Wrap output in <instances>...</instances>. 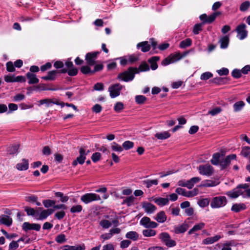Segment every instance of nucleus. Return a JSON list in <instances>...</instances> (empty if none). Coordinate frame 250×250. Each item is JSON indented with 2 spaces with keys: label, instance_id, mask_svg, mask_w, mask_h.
<instances>
[{
  "label": "nucleus",
  "instance_id": "f257e3e1",
  "mask_svg": "<svg viewBox=\"0 0 250 250\" xmlns=\"http://www.w3.org/2000/svg\"><path fill=\"white\" fill-rule=\"evenodd\" d=\"M139 72L138 70L136 68H129L127 71H125L118 75V78L125 82L132 81L134 78V74Z\"/></svg>",
  "mask_w": 250,
  "mask_h": 250
},
{
  "label": "nucleus",
  "instance_id": "f03ea898",
  "mask_svg": "<svg viewBox=\"0 0 250 250\" xmlns=\"http://www.w3.org/2000/svg\"><path fill=\"white\" fill-rule=\"evenodd\" d=\"M227 203V199L224 196L213 197L210 200V207L212 208H219L225 207Z\"/></svg>",
  "mask_w": 250,
  "mask_h": 250
},
{
  "label": "nucleus",
  "instance_id": "7ed1b4c3",
  "mask_svg": "<svg viewBox=\"0 0 250 250\" xmlns=\"http://www.w3.org/2000/svg\"><path fill=\"white\" fill-rule=\"evenodd\" d=\"M158 238L167 247L171 248L176 245V241L171 238L167 232H164L160 233Z\"/></svg>",
  "mask_w": 250,
  "mask_h": 250
},
{
  "label": "nucleus",
  "instance_id": "20e7f679",
  "mask_svg": "<svg viewBox=\"0 0 250 250\" xmlns=\"http://www.w3.org/2000/svg\"><path fill=\"white\" fill-rule=\"evenodd\" d=\"M187 54V53H186L185 54L181 55L180 52H177L175 54H171L162 62V64L166 66L174 63L186 56Z\"/></svg>",
  "mask_w": 250,
  "mask_h": 250
},
{
  "label": "nucleus",
  "instance_id": "39448f33",
  "mask_svg": "<svg viewBox=\"0 0 250 250\" xmlns=\"http://www.w3.org/2000/svg\"><path fill=\"white\" fill-rule=\"evenodd\" d=\"M101 199L100 196L95 193H87L81 197V201L85 204H88L94 201H98L101 200Z\"/></svg>",
  "mask_w": 250,
  "mask_h": 250
},
{
  "label": "nucleus",
  "instance_id": "423d86ee",
  "mask_svg": "<svg viewBox=\"0 0 250 250\" xmlns=\"http://www.w3.org/2000/svg\"><path fill=\"white\" fill-rule=\"evenodd\" d=\"M89 153V150L86 151L83 148H80L79 150L80 155L72 163V165L74 167L77 166L78 164L82 165L84 163L86 156Z\"/></svg>",
  "mask_w": 250,
  "mask_h": 250
},
{
  "label": "nucleus",
  "instance_id": "0eeeda50",
  "mask_svg": "<svg viewBox=\"0 0 250 250\" xmlns=\"http://www.w3.org/2000/svg\"><path fill=\"white\" fill-rule=\"evenodd\" d=\"M123 86L120 83H116L110 86L108 88V91L111 98H114L119 96Z\"/></svg>",
  "mask_w": 250,
  "mask_h": 250
},
{
  "label": "nucleus",
  "instance_id": "6e6552de",
  "mask_svg": "<svg viewBox=\"0 0 250 250\" xmlns=\"http://www.w3.org/2000/svg\"><path fill=\"white\" fill-rule=\"evenodd\" d=\"M198 170L201 175L207 176H211L214 171L213 167L208 164L200 166L198 167Z\"/></svg>",
  "mask_w": 250,
  "mask_h": 250
},
{
  "label": "nucleus",
  "instance_id": "1a4fd4ad",
  "mask_svg": "<svg viewBox=\"0 0 250 250\" xmlns=\"http://www.w3.org/2000/svg\"><path fill=\"white\" fill-rule=\"evenodd\" d=\"M247 26L244 23L239 25L236 31L237 33V37L241 40L245 39L248 35V31L246 30Z\"/></svg>",
  "mask_w": 250,
  "mask_h": 250
},
{
  "label": "nucleus",
  "instance_id": "9d476101",
  "mask_svg": "<svg viewBox=\"0 0 250 250\" xmlns=\"http://www.w3.org/2000/svg\"><path fill=\"white\" fill-rule=\"evenodd\" d=\"M140 224L146 228H156L158 227V224L151 221L148 217H144L140 220Z\"/></svg>",
  "mask_w": 250,
  "mask_h": 250
},
{
  "label": "nucleus",
  "instance_id": "9b49d317",
  "mask_svg": "<svg viewBox=\"0 0 250 250\" xmlns=\"http://www.w3.org/2000/svg\"><path fill=\"white\" fill-rule=\"evenodd\" d=\"M188 229V225L186 223H184L178 225L173 226V229L172 232L175 234L184 233Z\"/></svg>",
  "mask_w": 250,
  "mask_h": 250
},
{
  "label": "nucleus",
  "instance_id": "f8f14e48",
  "mask_svg": "<svg viewBox=\"0 0 250 250\" xmlns=\"http://www.w3.org/2000/svg\"><path fill=\"white\" fill-rule=\"evenodd\" d=\"M99 54V52L88 53L85 56V60L88 65L92 66L95 64V60L97 56Z\"/></svg>",
  "mask_w": 250,
  "mask_h": 250
},
{
  "label": "nucleus",
  "instance_id": "ddd939ff",
  "mask_svg": "<svg viewBox=\"0 0 250 250\" xmlns=\"http://www.w3.org/2000/svg\"><path fill=\"white\" fill-rule=\"evenodd\" d=\"M22 229L25 231L29 230H35L39 231L41 229V225L38 224L29 223L28 222H24L22 224Z\"/></svg>",
  "mask_w": 250,
  "mask_h": 250
},
{
  "label": "nucleus",
  "instance_id": "4468645a",
  "mask_svg": "<svg viewBox=\"0 0 250 250\" xmlns=\"http://www.w3.org/2000/svg\"><path fill=\"white\" fill-rule=\"evenodd\" d=\"M236 156L235 154H231L227 156L225 158L221 159L220 161V166L222 168H225L229 166L231 160L236 159Z\"/></svg>",
  "mask_w": 250,
  "mask_h": 250
},
{
  "label": "nucleus",
  "instance_id": "2eb2a0df",
  "mask_svg": "<svg viewBox=\"0 0 250 250\" xmlns=\"http://www.w3.org/2000/svg\"><path fill=\"white\" fill-rule=\"evenodd\" d=\"M243 191L241 189H239L238 187L226 193V195L231 198H236L241 195L243 196Z\"/></svg>",
  "mask_w": 250,
  "mask_h": 250
},
{
  "label": "nucleus",
  "instance_id": "dca6fc26",
  "mask_svg": "<svg viewBox=\"0 0 250 250\" xmlns=\"http://www.w3.org/2000/svg\"><path fill=\"white\" fill-rule=\"evenodd\" d=\"M142 207L147 214L153 213L156 210V207L154 205L146 202L143 203Z\"/></svg>",
  "mask_w": 250,
  "mask_h": 250
},
{
  "label": "nucleus",
  "instance_id": "f3484780",
  "mask_svg": "<svg viewBox=\"0 0 250 250\" xmlns=\"http://www.w3.org/2000/svg\"><path fill=\"white\" fill-rule=\"evenodd\" d=\"M54 210L52 209H47L42 210L40 213H38V216L36 219L39 220H43L45 219L48 216L53 213Z\"/></svg>",
  "mask_w": 250,
  "mask_h": 250
},
{
  "label": "nucleus",
  "instance_id": "a211bd4d",
  "mask_svg": "<svg viewBox=\"0 0 250 250\" xmlns=\"http://www.w3.org/2000/svg\"><path fill=\"white\" fill-rule=\"evenodd\" d=\"M218 180H206L202 182L201 184L198 186L199 187H213L219 184Z\"/></svg>",
  "mask_w": 250,
  "mask_h": 250
},
{
  "label": "nucleus",
  "instance_id": "6ab92c4d",
  "mask_svg": "<svg viewBox=\"0 0 250 250\" xmlns=\"http://www.w3.org/2000/svg\"><path fill=\"white\" fill-rule=\"evenodd\" d=\"M222 236L220 235H216L213 237H208L203 240L202 243L204 245H210L219 241Z\"/></svg>",
  "mask_w": 250,
  "mask_h": 250
},
{
  "label": "nucleus",
  "instance_id": "aec40b11",
  "mask_svg": "<svg viewBox=\"0 0 250 250\" xmlns=\"http://www.w3.org/2000/svg\"><path fill=\"white\" fill-rule=\"evenodd\" d=\"M12 219L9 216L2 214L0 215V223L7 227L10 226L12 224Z\"/></svg>",
  "mask_w": 250,
  "mask_h": 250
},
{
  "label": "nucleus",
  "instance_id": "412c9836",
  "mask_svg": "<svg viewBox=\"0 0 250 250\" xmlns=\"http://www.w3.org/2000/svg\"><path fill=\"white\" fill-rule=\"evenodd\" d=\"M137 48L138 49L140 48L141 51L143 52H146L150 50V45L148 43V42L145 41L138 43L137 44Z\"/></svg>",
  "mask_w": 250,
  "mask_h": 250
},
{
  "label": "nucleus",
  "instance_id": "4be33fe9",
  "mask_svg": "<svg viewBox=\"0 0 250 250\" xmlns=\"http://www.w3.org/2000/svg\"><path fill=\"white\" fill-rule=\"evenodd\" d=\"M26 77L28 80L29 84H35L39 82V80L37 78L36 75L31 72L27 73Z\"/></svg>",
  "mask_w": 250,
  "mask_h": 250
},
{
  "label": "nucleus",
  "instance_id": "5701e85b",
  "mask_svg": "<svg viewBox=\"0 0 250 250\" xmlns=\"http://www.w3.org/2000/svg\"><path fill=\"white\" fill-rule=\"evenodd\" d=\"M28 161L25 159H22V162L17 164L16 167L19 170H25L28 168Z\"/></svg>",
  "mask_w": 250,
  "mask_h": 250
},
{
  "label": "nucleus",
  "instance_id": "b1692460",
  "mask_svg": "<svg viewBox=\"0 0 250 250\" xmlns=\"http://www.w3.org/2000/svg\"><path fill=\"white\" fill-rule=\"evenodd\" d=\"M167 218L165 212L164 211H161L156 214L154 219L158 222L163 223L167 220Z\"/></svg>",
  "mask_w": 250,
  "mask_h": 250
},
{
  "label": "nucleus",
  "instance_id": "393cba45",
  "mask_svg": "<svg viewBox=\"0 0 250 250\" xmlns=\"http://www.w3.org/2000/svg\"><path fill=\"white\" fill-rule=\"evenodd\" d=\"M246 208V206L244 204L239 203V204H234L232 205L231 207V210L235 212H238L242 210H245Z\"/></svg>",
  "mask_w": 250,
  "mask_h": 250
},
{
  "label": "nucleus",
  "instance_id": "a878e982",
  "mask_svg": "<svg viewBox=\"0 0 250 250\" xmlns=\"http://www.w3.org/2000/svg\"><path fill=\"white\" fill-rule=\"evenodd\" d=\"M143 185L145 186L147 188H151L153 185H157L158 181L157 179H146L142 181Z\"/></svg>",
  "mask_w": 250,
  "mask_h": 250
},
{
  "label": "nucleus",
  "instance_id": "bb28decb",
  "mask_svg": "<svg viewBox=\"0 0 250 250\" xmlns=\"http://www.w3.org/2000/svg\"><path fill=\"white\" fill-rule=\"evenodd\" d=\"M205 226V224L203 222H200L198 224H196L188 231V234H191L195 231L202 229Z\"/></svg>",
  "mask_w": 250,
  "mask_h": 250
},
{
  "label": "nucleus",
  "instance_id": "cd10ccee",
  "mask_svg": "<svg viewBox=\"0 0 250 250\" xmlns=\"http://www.w3.org/2000/svg\"><path fill=\"white\" fill-rule=\"evenodd\" d=\"M170 134L168 131H166L161 132H158L155 134V137L159 140H165L168 138Z\"/></svg>",
  "mask_w": 250,
  "mask_h": 250
},
{
  "label": "nucleus",
  "instance_id": "c85d7f7f",
  "mask_svg": "<svg viewBox=\"0 0 250 250\" xmlns=\"http://www.w3.org/2000/svg\"><path fill=\"white\" fill-rule=\"evenodd\" d=\"M57 73V71L55 70L49 71L47 76L42 77V79L44 80H54L56 79Z\"/></svg>",
  "mask_w": 250,
  "mask_h": 250
},
{
  "label": "nucleus",
  "instance_id": "c756f323",
  "mask_svg": "<svg viewBox=\"0 0 250 250\" xmlns=\"http://www.w3.org/2000/svg\"><path fill=\"white\" fill-rule=\"evenodd\" d=\"M245 105L243 101H240L236 102L233 105V110L235 112L241 111Z\"/></svg>",
  "mask_w": 250,
  "mask_h": 250
},
{
  "label": "nucleus",
  "instance_id": "7c9ffc66",
  "mask_svg": "<svg viewBox=\"0 0 250 250\" xmlns=\"http://www.w3.org/2000/svg\"><path fill=\"white\" fill-rule=\"evenodd\" d=\"M159 60V57L157 56L152 57L148 60V62L151 63V69L154 70L158 68V65L156 62Z\"/></svg>",
  "mask_w": 250,
  "mask_h": 250
},
{
  "label": "nucleus",
  "instance_id": "2f4dec72",
  "mask_svg": "<svg viewBox=\"0 0 250 250\" xmlns=\"http://www.w3.org/2000/svg\"><path fill=\"white\" fill-rule=\"evenodd\" d=\"M219 42L220 43V46L221 48H226L229 42V38L228 36H226L222 37L220 39Z\"/></svg>",
  "mask_w": 250,
  "mask_h": 250
},
{
  "label": "nucleus",
  "instance_id": "473e14b6",
  "mask_svg": "<svg viewBox=\"0 0 250 250\" xmlns=\"http://www.w3.org/2000/svg\"><path fill=\"white\" fill-rule=\"evenodd\" d=\"M125 237L126 238L131 239L133 241H136L138 239L139 234L136 231H130L126 233Z\"/></svg>",
  "mask_w": 250,
  "mask_h": 250
},
{
  "label": "nucleus",
  "instance_id": "72a5a7b5",
  "mask_svg": "<svg viewBox=\"0 0 250 250\" xmlns=\"http://www.w3.org/2000/svg\"><path fill=\"white\" fill-rule=\"evenodd\" d=\"M192 44V40L189 38H187L181 41L179 44V47L181 48H186L191 46Z\"/></svg>",
  "mask_w": 250,
  "mask_h": 250
},
{
  "label": "nucleus",
  "instance_id": "f704fd0d",
  "mask_svg": "<svg viewBox=\"0 0 250 250\" xmlns=\"http://www.w3.org/2000/svg\"><path fill=\"white\" fill-rule=\"evenodd\" d=\"M135 199V197L132 195L128 196L124 199L122 204L126 205L128 207L131 206L134 204Z\"/></svg>",
  "mask_w": 250,
  "mask_h": 250
},
{
  "label": "nucleus",
  "instance_id": "c9c22d12",
  "mask_svg": "<svg viewBox=\"0 0 250 250\" xmlns=\"http://www.w3.org/2000/svg\"><path fill=\"white\" fill-rule=\"evenodd\" d=\"M210 203V200L208 198L202 199L198 201V205L201 208H205Z\"/></svg>",
  "mask_w": 250,
  "mask_h": 250
},
{
  "label": "nucleus",
  "instance_id": "e433bc0d",
  "mask_svg": "<svg viewBox=\"0 0 250 250\" xmlns=\"http://www.w3.org/2000/svg\"><path fill=\"white\" fill-rule=\"evenodd\" d=\"M168 199L165 198H158L154 200V202L160 206H163L168 203Z\"/></svg>",
  "mask_w": 250,
  "mask_h": 250
},
{
  "label": "nucleus",
  "instance_id": "4c0bfd02",
  "mask_svg": "<svg viewBox=\"0 0 250 250\" xmlns=\"http://www.w3.org/2000/svg\"><path fill=\"white\" fill-rule=\"evenodd\" d=\"M220 154L219 153H214L212 156V158L210 160L211 163L214 165H218L220 164Z\"/></svg>",
  "mask_w": 250,
  "mask_h": 250
},
{
  "label": "nucleus",
  "instance_id": "58836bf2",
  "mask_svg": "<svg viewBox=\"0 0 250 250\" xmlns=\"http://www.w3.org/2000/svg\"><path fill=\"white\" fill-rule=\"evenodd\" d=\"M143 234L145 237H152L156 234V231L151 229H145L143 231Z\"/></svg>",
  "mask_w": 250,
  "mask_h": 250
},
{
  "label": "nucleus",
  "instance_id": "ea45409f",
  "mask_svg": "<svg viewBox=\"0 0 250 250\" xmlns=\"http://www.w3.org/2000/svg\"><path fill=\"white\" fill-rule=\"evenodd\" d=\"M56 197L60 198V200L62 203H65L68 201L69 197L64 196L63 193L61 192H56L55 193Z\"/></svg>",
  "mask_w": 250,
  "mask_h": 250
},
{
  "label": "nucleus",
  "instance_id": "a19ab883",
  "mask_svg": "<svg viewBox=\"0 0 250 250\" xmlns=\"http://www.w3.org/2000/svg\"><path fill=\"white\" fill-rule=\"evenodd\" d=\"M111 148L113 151L121 152L123 150V147L115 142L111 144Z\"/></svg>",
  "mask_w": 250,
  "mask_h": 250
},
{
  "label": "nucleus",
  "instance_id": "79ce46f5",
  "mask_svg": "<svg viewBox=\"0 0 250 250\" xmlns=\"http://www.w3.org/2000/svg\"><path fill=\"white\" fill-rule=\"evenodd\" d=\"M250 7V1H245L242 2L240 6V10L242 12H245L248 10Z\"/></svg>",
  "mask_w": 250,
  "mask_h": 250
},
{
  "label": "nucleus",
  "instance_id": "37998d69",
  "mask_svg": "<svg viewBox=\"0 0 250 250\" xmlns=\"http://www.w3.org/2000/svg\"><path fill=\"white\" fill-rule=\"evenodd\" d=\"M199 193V190L197 188H194L190 191H186L185 196L187 197H192L197 195Z\"/></svg>",
  "mask_w": 250,
  "mask_h": 250
},
{
  "label": "nucleus",
  "instance_id": "c03bdc74",
  "mask_svg": "<svg viewBox=\"0 0 250 250\" xmlns=\"http://www.w3.org/2000/svg\"><path fill=\"white\" fill-rule=\"evenodd\" d=\"M25 211L26 212L27 214L29 216H34L37 218L38 216V213L36 212L35 210L31 208L26 207L25 208Z\"/></svg>",
  "mask_w": 250,
  "mask_h": 250
},
{
  "label": "nucleus",
  "instance_id": "a18cd8bd",
  "mask_svg": "<svg viewBox=\"0 0 250 250\" xmlns=\"http://www.w3.org/2000/svg\"><path fill=\"white\" fill-rule=\"evenodd\" d=\"M124 108V104L121 102H117L114 106V109L116 112H120Z\"/></svg>",
  "mask_w": 250,
  "mask_h": 250
},
{
  "label": "nucleus",
  "instance_id": "49530a36",
  "mask_svg": "<svg viewBox=\"0 0 250 250\" xmlns=\"http://www.w3.org/2000/svg\"><path fill=\"white\" fill-rule=\"evenodd\" d=\"M220 14V12H216L215 13H213L211 15L208 16L207 20V23H211L213 22L217 17V16Z\"/></svg>",
  "mask_w": 250,
  "mask_h": 250
},
{
  "label": "nucleus",
  "instance_id": "de8ad7c7",
  "mask_svg": "<svg viewBox=\"0 0 250 250\" xmlns=\"http://www.w3.org/2000/svg\"><path fill=\"white\" fill-rule=\"evenodd\" d=\"M40 105L46 104L47 107L52 105L53 100L50 99H44L39 101Z\"/></svg>",
  "mask_w": 250,
  "mask_h": 250
},
{
  "label": "nucleus",
  "instance_id": "09e8293b",
  "mask_svg": "<svg viewBox=\"0 0 250 250\" xmlns=\"http://www.w3.org/2000/svg\"><path fill=\"white\" fill-rule=\"evenodd\" d=\"M234 244L233 241H228L223 244L221 250H231L230 246H233Z\"/></svg>",
  "mask_w": 250,
  "mask_h": 250
},
{
  "label": "nucleus",
  "instance_id": "8fccbe9b",
  "mask_svg": "<svg viewBox=\"0 0 250 250\" xmlns=\"http://www.w3.org/2000/svg\"><path fill=\"white\" fill-rule=\"evenodd\" d=\"M65 236L63 234H61L57 235L55 238V241L58 243H63L66 242Z\"/></svg>",
  "mask_w": 250,
  "mask_h": 250
},
{
  "label": "nucleus",
  "instance_id": "3c124183",
  "mask_svg": "<svg viewBox=\"0 0 250 250\" xmlns=\"http://www.w3.org/2000/svg\"><path fill=\"white\" fill-rule=\"evenodd\" d=\"M135 102L138 104H142L146 101V98L143 95H137L135 98Z\"/></svg>",
  "mask_w": 250,
  "mask_h": 250
},
{
  "label": "nucleus",
  "instance_id": "603ef678",
  "mask_svg": "<svg viewBox=\"0 0 250 250\" xmlns=\"http://www.w3.org/2000/svg\"><path fill=\"white\" fill-rule=\"evenodd\" d=\"M83 209V207L80 205L73 206L70 208V212L71 213H79L81 212Z\"/></svg>",
  "mask_w": 250,
  "mask_h": 250
},
{
  "label": "nucleus",
  "instance_id": "864d4df0",
  "mask_svg": "<svg viewBox=\"0 0 250 250\" xmlns=\"http://www.w3.org/2000/svg\"><path fill=\"white\" fill-rule=\"evenodd\" d=\"M20 245L17 241H12L9 244L8 250H16L18 249Z\"/></svg>",
  "mask_w": 250,
  "mask_h": 250
},
{
  "label": "nucleus",
  "instance_id": "5fc2aeb1",
  "mask_svg": "<svg viewBox=\"0 0 250 250\" xmlns=\"http://www.w3.org/2000/svg\"><path fill=\"white\" fill-rule=\"evenodd\" d=\"M18 145H14L10 146L8 149V153L10 154H15L18 153Z\"/></svg>",
  "mask_w": 250,
  "mask_h": 250
},
{
  "label": "nucleus",
  "instance_id": "6e6d98bb",
  "mask_svg": "<svg viewBox=\"0 0 250 250\" xmlns=\"http://www.w3.org/2000/svg\"><path fill=\"white\" fill-rule=\"evenodd\" d=\"M100 224L104 229H108L112 225L111 222L107 220H102Z\"/></svg>",
  "mask_w": 250,
  "mask_h": 250
},
{
  "label": "nucleus",
  "instance_id": "4d7b16f0",
  "mask_svg": "<svg viewBox=\"0 0 250 250\" xmlns=\"http://www.w3.org/2000/svg\"><path fill=\"white\" fill-rule=\"evenodd\" d=\"M55 201L52 200H45L42 201V203L44 205V206L46 208H48L50 207L54 206V205L55 204Z\"/></svg>",
  "mask_w": 250,
  "mask_h": 250
},
{
  "label": "nucleus",
  "instance_id": "13d9d810",
  "mask_svg": "<svg viewBox=\"0 0 250 250\" xmlns=\"http://www.w3.org/2000/svg\"><path fill=\"white\" fill-rule=\"evenodd\" d=\"M134 143L129 141H126L123 144V148L126 150L129 149L133 147Z\"/></svg>",
  "mask_w": 250,
  "mask_h": 250
},
{
  "label": "nucleus",
  "instance_id": "bf43d9fd",
  "mask_svg": "<svg viewBox=\"0 0 250 250\" xmlns=\"http://www.w3.org/2000/svg\"><path fill=\"white\" fill-rule=\"evenodd\" d=\"M242 73L241 70L235 69L232 71L231 75L233 77L238 79L241 77Z\"/></svg>",
  "mask_w": 250,
  "mask_h": 250
},
{
  "label": "nucleus",
  "instance_id": "052dcab7",
  "mask_svg": "<svg viewBox=\"0 0 250 250\" xmlns=\"http://www.w3.org/2000/svg\"><path fill=\"white\" fill-rule=\"evenodd\" d=\"M213 75L211 72H206L203 73L200 76V79L202 80H207L209 78L212 77Z\"/></svg>",
  "mask_w": 250,
  "mask_h": 250
},
{
  "label": "nucleus",
  "instance_id": "680f3d73",
  "mask_svg": "<svg viewBox=\"0 0 250 250\" xmlns=\"http://www.w3.org/2000/svg\"><path fill=\"white\" fill-rule=\"evenodd\" d=\"M81 72L83 74H93L92 70L88 66H83L81 68Z\"/></svg>",
  "mask_w": 250,
  "mask_h": 250
},
{
  "label": "nucleus",
  "instance_id": "e2e57ef3",
  "mask_svg": "<svg viewBox=\"0 0 250 250\" xmlns=\"http://www.w3.org/2000/svg\"><path fill=\"white\" fill-rule=\"evenodd\" d=\"M221 111H222V109L220 107H215V108L209 110L208 112V113L209 114L211 115L212 116H215V115L219 114V113H220Z\"/></svg>",
  "mask_w": 250,
  "mask_h": 250
},
{
  "label": "nucleus",
  "instance_id": "0e129e2a",
  "mask_svg": "<svg viewBox=\"0 0 250 250\" xmlns=\"http://www.w3.org/2000/svg\"><path fill=\"white\" fill-rule=\"evenodd\" d=\"M25 99V96L22 94H18L13 97V100L14 102L21 101Z\"/></svg>",
  "mask_w": 250,
  "mask_h": 250
},
{
  "label": "nucleus",
  "instance_id": "69168bd1",
  "mask_svg": "<svg viewBox=\"0 0 250 250\" xmlns=\"http://www.w3.org/2000/svg\"><path fill=\"white\" fill-rule=\"evenodd\" d=\"M101 157V155L100 153L95 152L94 154H93V155L91 157V159L93 162L96 163L100 160Z\"/></svg>",
  "mask_w": 250,
  "mask_h": 250
},
{
  "label": "nucleus",
  "instance_id": "338daca9",
  "mask_svg": "<svg viewBox=\"0 0 250 250\" xmlns=\"http://www.w3.org/2000/svg\"><path fill=\"white\" fill-rule=\"evenodd\" d=\"M140 71H147L149 70V66L146 63H142L139 67Z\"/></svg>",
  "mask_w": 250,
  "mask_h": 250
},
{
  "label": "nucleus",
  "instance_id": "774afa93",
  "mask_svg": "<svg viewBox=\"0 0 250 250\" xmlns=\"http://www.w3.org/2000/svg\"><path fill=\"white\" fill-rule=\"evenodd\" d=\"M217 73L220 76L227 75L229 74V69L227 68L223 67L220 70H217Z\"/></svg>",
  "mask_w": 250,
  "mask_h": 250
}]
</instances>
